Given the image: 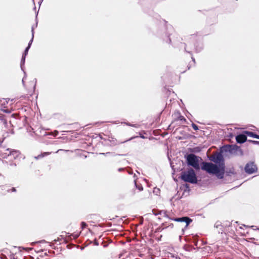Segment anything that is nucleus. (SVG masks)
<instances>
[{"label": "nucleus", "instance_id": "1", "mask_svg": "<svg viewBox=\"0 0 259 259\" xmlns=\"http://www.w3.org/2000/svg\"><path fill=\"white\" fill-rule=\"evenodd\" d=\"M211 160L215 164L209 162H203L202 169L209 174L216 175L218 178L222 179L225 172V164L221 154H218L211 158Z\"/></svg>", "mask_w": 259, "mask_h": 259}, {"label": "nucleus", "instance_id": "2", "mask_svg": "<svg viewBox=\"0 0 259 259\" xmlns=\"http://www.w3.org/2000/svg\"><path fill=\"white\" fill-rule=\"evenodd\" d=\"M181 178L184 182H189L191 184H196L197 182V179L195 172L192 169L182 172L181 173Z\"/></svg>", "mask_w": 259, "mask_h": 259}, {"label": "nucleus", "instance_id": "3", "mask_svg": "<svg viewBox=\"0 0 259 259\" xmlns=\"http://www.w3.org/2000/svg\"><path fill=\"white\" fill-rule=\"evenodd\" d=\"M186 160L189 165L193 166L196 169H199V162L201 158L194 154H189L186 157Z\"/></svg>", "mask_w": 259, "mask_h": 259}, {"label": "nucleus", "instance_id": "4", "mask_svg": "<svg viewBox=\"0 0 259 259\" xmlns=\"http://www.w3.org/2000/svg\"><path fill=\"white\" fill-rule=\"evenodd\" d=\"M245 170L247 173L250 174L256 171L257 167L253 162H250L246 165Z\"/></svg>", "mask_w": 259, "mask_h": 259}, {"label": "nucleus", "instance_id": "5", "mask_svg": "<svg viewBox=\"0 0 259 259\" xmlns=\"http://www.w3.org/2000/svg\"><path fill=\"white\" fill-rule=\"evenodd\" d=\"M173 220L178 222H185L186 224V226H188L189 225V224L192 222L191 219H190L188 217L176 218L173 219Z\"/></svg>", "mask_w": 259, "mask_h": 259}, {"label": "nucleus", "instance_id": "6", "mask_svg": "<svg viewBox=\"0 0 259 259\" xmlns=\"http://www.w3.org/2000/svg\"><path fill=\"white\" fill-rule=\"evenodd\" d=\"M32 38L30 40V42H29V43L28 44V47L26 48V49L25 50V52H24V54L23 55V56H22V61H21L22 64H23L24 63L25 57H26V56L27 55V54L28 53V50L30 48V46H31V45L32 44V42L33 41V29H32Z\"/></svg>", "mask_w": 259, "mask_h": 259}, {"label": "nucleus", "instance_id": "7", "mask_svg": "<svg viewBox=\"0 0 259 259\" xmlns=\"http://www.w3.org/2000/svg\"><path fill=\"white\" fill-rule=\"evenodd\" d=\"M246 135L244 134H240L236 137V140L237 143H243L247 140Z\"/></svg>", "mask_w": 259, "mask_h": 259}, {"label": "nucleus", "instance_id": "8", "mask_svg": "<svg viewBox=\"0 0 259 259\" xmlns=\"http://www.w3.org/2000/svg\"><path fill=\"white\" fill-rule=\"evenodd\" d=\"M244 134L246 135V136H248L249 137H252L254 138H255V136L256 135V134L253 133L252 132H248V131L244 132Z\"/></svg>", "mask_w": 259, "mask_h": 259}, {"label": "nucleus", "instance_id": "9", "mask_svg": "<svg viewBox=\"0 0 259 259\" xmlns=\"http://www.w3.org/2000/svg\"><path fill=\"white\" fill-rule=\"evenodd\" d=\"M192 127L193 128V129H194V130H195V131H197V130H198V126H197L195 124H194V123H193V124H192Z\"/></svg>", "mask_w": 259, "mask_h": 259}, {"label": "nucleus", "instance_id": "10", "mask_svg": "<svg viewBox=\"0 0 259 259\" xmlns=\"http://www.w3.org/2000/svg\"><path fill=\"white\" fill-rule=\"evenodd\" d=\"M12 154H15L16 156H17L18 155L19 152L16 151H12L10 152V155H12Z\"/></svg>", "mask_w": 259, "mask_h": 259}, {"label": "nucleus", "instance_id": "11", "mask_svg": "<svg viewBox=\"0 0 259 259\" xmlns=\"http://www.w3.org/2000/svg\"><path fill=\"white\" fill-rule=\"evenodd\" d=\"M81 225L82 229L84 228L86 226V224L84 222H82Z\"/></svg>", "mask_w": 259, "mask_h": 259}, {"label": "nucleus", "instance_id": "12", "mask_svg": "<svg viewBox=\"0 0 259 259\" xmlns=\"http://www.w3.org/2000/svg\"><path fill=\"white\" fill-rule=\"evenodd\" d=\"M49 154V153H44L43 155H39L38 157H43L45 155H48Z\"/></svg>", "mask_w": 259, "mask_h": 259}, {"label": "nucleus", "instance_id": "13", "mask_svg": "<svg viewBox=\"0 0 259 259\" xmlns=\"http://www.w3.org/2000/svg\"><path fill=\"white\" fill-rule=\"evenodd\" d=\"M255 138H256V139H259V135H256L255 136Z\"/></svg>", "mask_w": 259, "mask_h": 259}, {"label": "nucleus", "instance_id": "14", "mask_svg": "<svg viewBox=\"0 0 259 259\" xmlns=\"http://www.w3.org/2000/svg\"><path fill=\"white\" fill-rule=\"evenodd\" d=\"M253 143H257V144H259V142H257V141H252Z\"/></svg>", "mask_w": 259, "mask_h": 259}, {"label": "nucleus", "instance_id": "15", "mask_svg": "<svg viewBox=\"0 0 259 259\" xmlns=\"http://www.w3.org/2000/svg\"><path fill=\"white\" fill-rule=\"evenodd\" d=\"M242 227H247L245 225H242V227H240V229H242Z\"/></svg>", "mask_w": 259, "mask_h": 259}, {"label": "nucleus", "instance_id": "16", "mask_svg": "<svg viewBox=\"0 0 259 259\" xmlns=\"http://www.w3.org/2000/svg\"><path fill=\"white\" fill-rule=\"evenodd\" d=\"M138 189L140 190H143V188L142 187H139L138 188Z\"/></svg>", "mask_w": 259, "mask_h": 259}, {"label": "nucleus", "instance_id": "17", "mask_svg": "<svg viewBox=\"0 0 259 259\" xmlns=\"http://www.w3.org/2000/svg\"><path fill=\"white\" fill-rule=\"evenodd\" d=\"M180 119L182 120H185L183 117H181V118Z\"/></svg>", "mask_w": 259, "mask_h": 259}, {"label": "nucleus", "instance_id": "18", "mask_svg": "<svg viewBox=\"0 0 259 259\" xmlns=\"http://www.w3.org/2000/svg\"><path fill=\"white\" fill-rule=\"evenodd\" d=\"M12 191H15V189L14 188H13L12 189Z\"/></svg>", "mask_w": 259, "mask_h": 259}]
</instances>
